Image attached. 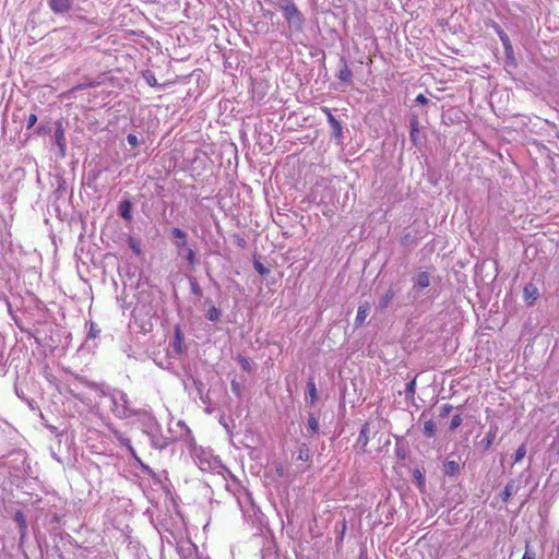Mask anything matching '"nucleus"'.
Instances as JSON below:
<instances>
[{
  "instance_id": "nucleus-1",
  "label": "nucleus",
  "mask_w": 559,
  "mask_h": 559,
  "mask_svg": "<svg viewBox=\"0 0 559 559\" xmlns=\"http://www.w3.org/2000/svg\"><path fill=\"white\" fill-rule=\"evenodd\" d=\"M107 395L111 400V412L116 417L120 419H127L133 416L144 415L145 417H147V423L145 424L147 428H152L153 426L157 425L156 419L147 412L130 407L129 397L126 392L120 390H114L111 393Z\"/></svg>"
},
{
  "instance_id": "nucleus-2",
  "label": "nucleus",
  "mask_w": 559,
  "mask_h": 559,
  "mask_svg": "<svg viewBox=\"0 0 559 559\" xmlns=\"http://www.w3.org/2000/svg\"><path fill=\"white\" fill-rule=\"evenodd\" d=\"M277 5L283 11L284 17L290 28L302 31L304 16L292 0H278Z\"/></svg>"
},
{
  "instance_id": "nucleus-3",
  "label": "nucleus",
  "mask_w": 559,
  "mask_h": 559,
  "mask_svg": "<svg viewBox=\"0 0 559 559\" xmlns=\"http://www.w3.org/2000/svg\"><path fill=\"white\" fill-rule=\"evenodd\" d=\"M194 462L203 472L215 471L221 466L219 460L204 450L194 451Z\"/></svg>"
},
{
  "instance_id": "nucleus-4",
  "label": "nucleus",
  "mask_w": 559,
  "mask_h": 559,
  "mask_svg": "<svg viewBox=\"0 0 559 559\" xmlns=\"http://www.w3.org/2000/svg\"><path fill=\"white\" fill-rule=\"evenodd\" d=\"M55 126H56V129H55L53 139H55L56 145L59 148V157L62 158L66 155V147H67L64 129H63L61 120H57L55 122Z\"/></svg>"
},
{
  "instance_id": "nucleus-5",
  "label": "nucleus",
  "mask_w": 559,
  "mask_h": 559,
  "mask_svg": "<svg viewBox=\"0 0 559 559\" xmlns=\"http://www.w3.org/2000/svg\"><path fill=\"white\" fill-rule=\"evenodd\" d=\"M322 110L326 115L328 122L332 129V136L340 141L343 136V127L341 121L334 117L328 107L322 108Z\"/></svg>"
},
{
  "instance_id": "nucleus-6",
  "label": "nucleus",
  "mask_w": 559,
  "mask_h": 559,
  "mask_svg": "<svg viewBox=\"0 0 559 559\" xmlns=\"http://www.w3.org/2000/svg\"><path fill=\"white\" fill-rule=\"evenodd\" d=\"M49 8L56 14H63L72 9L73 0H48Z\"/></svg>"
},
{
  "instance_id": "nucleus-7",
  "label": "nucleus",
  "mask_w": 559,
  "mask_h": 559,
  "mask_svg": "<svg viewBox=\"0 0 559 559\" xmlns=\"http://www.w3.org/2000/svg\"><path fill=\"white\" fill-rule=\"evenodd\" d=\"M13 520L17 524L20 530V540L21 543L24 542L26 535H27V520L22 510H16L13 514Z\"/></svg>"
},
{
  "instance_id": "nucleus-8",
  "label": "nucleus",
  "mask_w": 559,
  "mask_h": 559,
  "mask_svg": "<svg viewBox=\"0 0 559 559\" xmlns=\"http://www.w3.org/2000/svg\"><path fill=\"white\" fill-rule=\"evenodd\" d=\"M340 70L336 74L337 79L343 82V83H346V84H352L353 82V72L352 70L349 69L348 64H347V61L344 57H342L340 59Z\"/></svg>"
},
{
  "instance_id": "nucleus-9",
  "label": "nucleus",
  "mask_w": 559,
  "mask_h": 559,
  "mask_svg": "<svg viewBox=\"0 0 559 559\" xmlns=\"http://www.w3.org/2000/svg\"><path fill=\"white\" fill-rule=\"evenodd\" d=\"M442 472L445 476L455 477L461 472V464L454 460H447L443 463Z\"/></svg>"
},
{
  "instance_id": "nucleus-10",
  "label": "nucleus",
  "mask_w": 559,
  "mask_h": 559,
  "mask_svg": "<svg viewBox=\"0 0 559 559\" xmlns=\"http://www.w3.org/2000/svg\"><path fill=\"white\" fill-rule=\"evenodd\" d=\"M369 424L368 423H365L362 426H361V429L359 431V436H358V439H357V445L360 447V452L361 453H365L366 452V447L369 442Z\"/></svg>"
},
{
  "instance_id": "nucleus-11",
  "label": "nucleus",
  "mask_w": 559,
  "mask_h": 559,
  "mask_svg": "<svg viewBox=\"0 0 559 559\" xmlns=\"http://www.w3.org/2000/svg\"><path fill=\"white\" fill-rule=\"evenodd\" d=\"M523 296L525 301L532 305L539 296L538 288L533 283H528L524 286Z\"/></svg>"
},
{
  "instance_id": "nucleus-12",
  "label": "nucleus",
  "mask_w": 559,
  "mask_h": 559,
  "mask_svg": "<svg viewBox=\"0 0 559 559\" xmlns=\"http://www.w3.org/2000/svg\"><path fill=\"white\" fill-rule=\"evenodd\" d=\"M497 432H498V426L491 425L489 427V430H488L486 437L480 441V445L483 447V449L485 451H487L491 448V445L496 439Z\"/></svg>"
},
{
  "instance_id": "nucleus-13",
  "label": "nucleus",
  "mask_w": 559,
  "mask_h": 559,
  "mask_svg": "<svg viewBox=\"0 0 559 559\" xmlns=\"http://www.w3.org/2000/svg\"><path fill=\"white\" fill-rule=\"evenodd\" d=\"M369 310H370V305L367 301H365L358 306V310H357V314H356V319H355L356 328L360 326L365 322Z\"/></svg>"
},
{
  "instance_id": "nucleus-14",
  "label": "nucleus",
  "mask_w": 559,
  "mask_h": 559,
  "mask_svg": "<svg viewBox=\"0 0 559 559\" xmlns=\"http://www.w3.org/2000/svg\"><path fill=\"white\" fill-rule=\"evenodd\" d=\"M394 290L390 287L379 299L378 309L384 311L394 298Z\"/></svg>"
},
{
  "instance_id": "nucleus-15",
  "label": "nucleus",
  "mask_w": 559,
  "mask_h": 559,
  "mask_svg": "<svg viewBox=\"0 0 559 559\" xmlns=\"http://www.w3.org/2000/svg\"><path fill=\"white\" fill-rule=\"evenodd\" d=\"M415 287L419 289L427 288L430 285V275L428 272H420L414 278Z\"/></svg>"
},
{
  "instance_id": "nucleus-16",
  "label": "nucleus",
  "mask_w": 559,
  "mask_h": 559,
  "mask_svg": "<svg viewBox=\"0 0 559 559\" xmlns=\"http://www.w3.org/2000/svg\"><path fill=\"white\" fill-rule=\"evenodd\" d=\"M205 304L206 305H210V308L207 309L206 313H205V318L209 320V321H212V322H217L219 321L221 317H222V311L216 308L211 300H205Z\"/></svg>"
},
{
  "instance_id": "nucleus-17",
  "label": "nucleus",
  "mask_w": 559,
  "mask_h": 559,
  "mask_svg": "<svg viewBox=\"0 0 559 559\" xmlns=\"http://www.w3.org/2000/svg\"><path fill=\"white\" fill-rule=\"evenodd\" d=\"M119 214L122 218H124L126 221H131L132 219V214H131V210H132V204L129 200H123L119 203Z\"/></svg>"
},
{
  "instance_id": "nucleus-18",
  "label": "nucleus",
  "mask_w": 559,
  "mask_h": 559,
  "mask_svg": "<svg viewBox=\"0 0 559 559\" xmlns=\"http://www.w3.org/2000/svg\"><path fill=\"white\" fill-rule=\"evenodd\" d=\"M518 488L515 487L514 480H510L502 492L500 493V498L503 502H507L510 497H512L516 492Z\"/></svg>"
},
{
  "instance_id": "nucleus-19",
  "label": "nucleus",
  "mask_w": 559,
  "mask_h": 559,
  "mask_svg": "<svg viewBox=\"0 0 559 559\" xmlns=\"http://www.w3.org/2000/svg\"><path fill=\"white\" fill-rule=\"evenodd\" d=\"M307 430L311 436L318 435L319 432V421L314 414H310L308 417Z\"/></svg>"
},
{
  "instance_id": "nucleus-20",
  "label": "nucleus",
  "mask_w": 559,
  "mask_h": 559,
  "mask_svg": "<svg viewBox=\"0 0 559 559\" xmlns=\"http://www.w3.org/2000/svg\"><path fill=\"white\" fill-rule=\"evenodd\" d=\"M437 425L432 419L425 421L423 432L427 438H432L436 436Z\"/></svg>"
},
{
  "instance_id": "nucleus-21",
  "label": "nucleus",
  "mask_w": 559,
  "mask_h": 559,
  "mask_svg": "<svg viewBox=\"0 0 559 559\" xmlns=\"http://www.w3.org/2000/svg\"><path fill=\"white\" fill-rule=\"evenodd\" d=\"M114 436L115 438L117 439V441H119V443L126 448H128L133 454H134V451H133V448L131 445V441L129 438H127L122 432H120L119 430H114Z\"/></svg>"
},
{
  "instance_id": "nucleus-22",
  "label": "nucleus",
  "mask_w": 559,
  "mask_h": 559,
  "mask_svg": "<svg viewBox=\"0 0 559 559\" xmlns=\"http://www.w3.org/2000/svg\"><path fill=\"white\" fill-rule=\"evenodd\" d=\"M127 241H128L129 248L134 252V254H136V255H141L142 254L141 241L140 240L135 239L132 236H129Z\"/></svg>"
},
{
  "instance_id": "nucleus-23",
  "label": "nucleus",
  "mask_w": 559,
  "mask_h": 559,
  "mask_svg": "<svg viewBox=\"0 0 559 559\" xmlns=\"http://www.w3.org/2000/svg\"><path fill=\"white\" fill-rule=\"evenodd\" d=\"M307 391H308V395L310 397V404L313 405L317 401V388H316V383H314L313 379H310L307 382Z\"/></svg>"
},
{
  "instance_id": "nucleus-24",
  "label": "nucleus",
  "mask_w": 559,
  "mask_h": 559,
  "mask_svg": "<svg viewBox=\"0 0 559 559\" xmlns=\"http://www.w3.org/2000/svg\"><path fill=\"white\" fill-rule=\"evenodd\" d=\"M418 119L416 117H414L412 120H411V140L416 144L417 142V135H418V132H419V129H418Z\"/></svg>"
},
{
  "instance_id": "nucleus-25",
  "label": "nucleus",
  "mask_w": 559,
  "mask_h": 559,
  "mask_svg": "<svg viewBox=\"0 0 559 559\" xmlns=\"http://www.w3.org/2000/svg\"><path fill=\"white\" fill-rule=\"evenodd\" d=\"M185 253V259L188 261V263L191 266H194L197 263V255L192 248H186V250L182 251Z\"/></svg>"
},
{
  "instance_id": "nucleus-26",
  "label": "nucleus",
  "mask_w": 559,
  "mask_h": 559,
  "mask_svg": "<svg viewBox=\"0 0 559 559\" xmlns=\"http://www.w3.org/2000/svg\"><path fill=\"white\" fill-rule=\"evenodd\" d=\"M253 266H254V270L260 274V275H269L270 274V269L266 267L262 262H260L259 260H254L253 261Z\"/></svg>"
},
{
  "instance_id": "nucleus-27",
  "label": "nucleus",
  "mask_w": 559,
  "mask_h": 559,
  "mask_svg": "<svg viewBox=\"0 0 559 559\" xmlns=\"http://www.w3.org/2000/svg\"><path fill=\"white\" fill-rule=\"evenodd\" d=\"M416 390V378L409 381L405 388V394L407 399H413Z\"/></svg>"
},
{
  "instance_id": "nucleus-28",
  "label": "nucleus",
  "mask_w": 559,
  "mask_h": 559,
  "mask_svg": "<svg viewBox=\"0 0 559 559\" xmlns=\"http://www.w3.org/2000/svg\"><path fill=\"white\" fill-rule=\"evenodd\" d=\"M297 459L300 461H305V462L309 461L310 454H309V449L306 444H301V447L298 449Z\"/></svg>"
},
{
  "instance_id": "nucleus-29",
  "label": "nucleus",
  "mask_w": 559,
  "mask_h": 559,
  "mask_svg": "<svg viewBox=\"0 0 559 559\" xmlns=\"http://www.w3.org/2000/svg\"><path fill=\"white\" fill-rule=\"evenodd\" d=\"M413 477L419 488H423L425 486V477L418 468L413 471Z\"/></svg>"
},
{
  "instance_id": "nucleus-30",
  "label": "nucleus",
  "mask_w": 559,
  "mask_h": 559,
  "mask_svg": "<svg viewBox=\"0 0 559 559\" xmlns=\"http://www.w3.org/2000/svg\"><path fill=\"white\" fill-rule=\"evenodd\" d=\"M525 454H526V445L521 444L514 453V463L522 461L523 457L525 456Z\"/></svg>"
},
{
  "instance_id": "nucleus-31",
  "label": "nucleus",
  "mask_w": 559,
  "mask_h": 559,
  "mask_svg": "<svg viewBox=\"0 0 559 559\" xmlns=\"http://www.w3.org/2000/svg\"><path fill=\"white\" fill-rule=\"evenodd\" d=\"M190 287H191V293L195 296H201L202 295V288L200 287V285L198 284L197 280L195 278H190Z\"/></svg>"
},
{
  "instance_id": "nucleus-32",
  "label": "nucleus",
  "mask_w": 559,
  "mask_h": 559,
  "mask_svg": "<svg viewBox=\"0 0 559 559\" xmlns=\"http://www.w3.org/2000/svg\"><path fill=\"white\" fill-rule=\"evenodd\" d=\"M461 425H462V417H461V415H454L452 417V419H451L449 429L453 431L456 428H459Z\"/></svg>"
},
{
  "instance_id": "nucleus-33",
  "label": "nucleus",
  "mask_w": 559,
  "mask_h": 559,
  "mask_svg": "<svg viewBox=\"0 0 559 559\" xmlns=\"http://www.w3.org/2000/svg\"><path fill=\"white\" fill-rule=\"evenodd\" d=\"M181 332L179 329H176V340L174 342V348L179 354L181 353Z\"/></svg>"
},
{
  "instance_id": "nucleus-34",
  "label": "nucleus",
  "mask_w": 559,
  "mask_h": 559,
  "mask_svg": "<svg viewBox=\"0 0 559 559\" xmlns=\"http://www.w3.org/2000/svg\"><path fill=\"white\" fill-rule=\"evenodd\" d=\"M144 79H145V81L147 82V84L150 86H157L158 85L155 75L152 72H150V71H146L144 73Z\"/></svg>"
},
{
  "instance_id": "nucleus-35",
  "label": "nucleus",
  "mask_w": 559,
  "mask_h": 559,
  "mask_svg": "<svg viewBox=\"0 0 559 559\" xmlns=\"http://www.w3.org/2000/svg\"><path fill=\"white\" fill-rule=\"evenodd\" d=\"M453 409V406L451 404H443L441 407H440V413H439V416L441 418H445L450 415V413L452 412Z\"/></svg>"
},
{
  "instance_id": "nucleus-36",
  "label": "nucleus",
  "mask_w": 559,
  "mask_h": 559,
  "mask_svg": "<svg viewBox=\"0 0 559 559\" xmlns=\"http://www.w3.org/2000/svg\"><path fill=\"white\" fill-rule=\"evenodd\" d=\"M171 235L178 239V240H181L183 238H187V233L183 231L182 229L178 228V227H174L171 229Z\"/></svg>"
},
{
  "instance_id": "nucleus-37",
  "label": "nucleus",
  "mask_w": 559,
  "mask_h": 559,
  "mask_svg": "<svg viewBox=\"0 0 559 559\" xmlns=\"http://www.w3.org/2000/svg\"><path fill=\"white\" fill-rule=\"evenodd\" d=\"M50 132H51V127L44 126V124L38 126L37 129L35 130V133L37 135H46V134H49Z\"/></svg>"
},
{
  "instance_id": "nucleus-38",
  "label": "nucleus",
  "mask_w": 559,
  "mask_h": 559,
  "mask_svg": "<svg viewBox=\"0 0 559 559\" xmlns=\"http://www.w3.org/2000/svg\"><path fill=\"white\" fill-rule=\"evenodd\" d=\"M99 333H100V330L97 329L96 324L94 322H91L90 324V331H88V336L91 338H96L99 336Z\"/></svg>"
},
{
  "instance_id": "nucleus-39",
  "label": "nucleus",
  "mask_w": 559,
  "mask_h": 559,
  "mask_svg": "<svg viewBox=\"0 0 559 559\" xmlns=\"http://www.w3.org/2000/svg\"><path fill=\"white\" fill-rule=\"evenodd\" d=\"M75 379L79 380L81 383L85 384L88 388H92V389H96L97 388V384L95 382L88 381L86 378H84L82 376H76Z\"/></svg>"
},
{
  "instance_id": "nucleus-40",
  "label": "nucleus",
  "mask_w": 559,
  "mask_h": 559,
  "mask_svg": "<svg viewBox=\"0 0 559 559\" xmlns=\"http://www.w3.org/2000/svg\"><path fill=\"white\" fill-rule=\"evenodd\" d=\"M127 142L132 146V147H136L139 145V140H138V136L133 133H129L127 135Z\"/></svg>"
},
{
  "instance_id": "nucleus-41",
  "label": "nucleus",
  "mask_w": 559,
  "mask_h": 559,
  "mask_svg": "<svg viewBox=\"0 0 559 559\" xmlns=\"http://www.w3.org/2000/svg\"><path fill=\"white\" fill-rule=\"evenodd\" d=\"M522 559H535V552L531 550L528 542L525 545V552Z\"/></svg>"
},
{
  "instance_id": "nucleus-42",
  "label": "nucleus",
  "mask_w": 559,
  "mask_h": 559,
  "mask_svg": "<svg viewBox=\"0 0 559 559\" xmlns=\"http://www.w3.org/2000/svg\"><path fill=\"white\" fill-rule=\"evenodd\" d=\"M176 247L179 250V254H182V251L186 250V248H189L187 246V238H183L181 240L176 241Z\"/></svg>"
},
{
  "instance_id": "nucleus-43",
  "label": "nucleus",
  "mask_w": 559,
  "mask_h": 559,
  "mask_svg": "<svg viewBox=\"0 0 559 559\" xmlns=\"http://www.w3.org/2000/svg\"><path fill=\"white\" fill-rule=\"evenodd\" d=\"M230 386H231V391H233L237 396H240V395H241V386H240V384H239L236 380H233V381H231Z\"/></svg>"
},
{
  "instance_id": "nucleus-44",
  "label": "nucleus",
  "mask_w": 559,
  "mask_h": 559,
  "mask_svg": "<svg viewBox=\"0 0 559 559\" xmlns=\"http://www.w3.org/2000/svg\"><path fill=\"white\" fill-rule=\"evenodd\" d=\"M37 122L36 114H29L27 117V129L33 128Z\"/></svg>"
},
{
  "instance_id": "nucleus-45",
  "label": "nucleus",
  "mask_w": 559,
  "mask_h": 559,
  "mask_svg": "<svg viewBox=\"0 0 559 559\" xmlns=\"http://www.w3.org/2000/svg\"><path fill=\"white\" fill-rule=\"evenodd\" d=\"M414 242V237L411 235V234H406L402 240H401V243L403 246H409Z\"/></svg>"
},
{
  "instance_id": "nucleus-46",
  "label": "nucleus",
  "mask_w": 559,
  "mask_h": 559,
  "mask_svg": "<svg viewBox=\"0 0 559 559\" xmlns=\"http://www.w3.org/2000/svg\"><path fill=\"white\" fill-rule=\"evenodd\" d=\"M415 102L420 105H426L429 103V99L424 94H419L417 95Z\"/></svg>"
},
{
  "instance_id": "nucleus-47",
  "label": "nucleus",
  "mask_w": 559,
  "mask_h": 559,
  "mask_svg": "<svg viewBox=\"0 0 559 559\" xmlns=\"http://www.w3.org/2000/svg\"><path fill=\"white\" fill-rule=\"evenodd\" d=\"M396 455L402 460L406 457L405 450L401 448L399 444H396Z\"/></svg>"
},
{
  "instance_id": "nucleus-48",
  "label": "nucleus",
  "mask_w": 559,
  "mask_h": 559,
  "mask_svg": "<svg viewBox=\"0 0 559 559\" xmlns=\"http://www.w3.org/2000/svg\"><path fill=\"white\" fill-rule=\"evenodd\" d=\"M241 364H242V368H243V370H247V371H249V370H250V364H249V361H248L247 359H245V358H243V359L241 360Z\"/></svg>"
},
{
  "instance_id": "nucleus-49",
  "label": "nucleus",
  "mask_w": 559,
  "mask_h": 559,
  "mask_svg": "<svg viewBox=\"0 0 559 559\" xmlns=\"http://www.w3.org/2000/svg\"><path fill=\"white\" fill-rule=\"evenodd\" d=\"M194 385H195L197 390L201 393L203 383L201 381H194Z\"/></svg>"
},
{
  "instance_id": "nucleus-50",
  "label": "nucleus",
  "mask_w": 559,
  "mask_h": 559,
  "mask_svg": "<svg viewBox=\"0 0 559 559\" xmlns=\"http://www.w3.org/2000/svg\"><path fill=\"white\" fill-rule=\"evenodd\" d=\"M501 39H502V41H503V45H504L506 49H508V46H509V39H508V37H506V38L501 37Z\"/></svg>"
},
{
  "instance_id": "nucleus-51",
  "label": "nucleus",
  "mask_w": 559,
  "mask_h": 559,
  "mask_svg": "<svg viewBox=\"0 0 559 559\" xmlns=\"http://www.w3.org/2000/svg\"><path fill=\"white\" fill-rule=\"evenodd\" d=\"M53 520H55L56 522H59V516H58V515H55V516H53Z\"/></svg>"
},
{
  "instance_id": "nucleus-52",
  "label": "nucleus",
  "mask_w": 559,
  "mask_h": 559,
  "mask_svg": "<svg viewBox=\"0 0 559 559\" xmlns=\"http://www.w3.org/2000/svg\"><path fill=\"white\" fill-rule=\"evenodd\" d=\"M359 559H367L362 554L359 556Z\"/></svg>"
}]
</instances>
